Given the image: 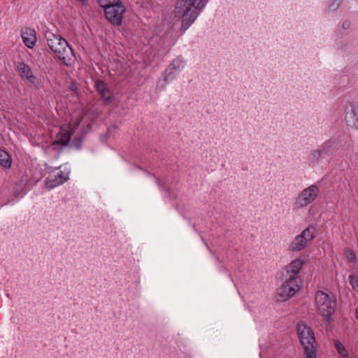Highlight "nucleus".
<instances>
[{"instance_id": "3", "label": "nucleus", "mask_w": 358, "mask_h": 358, "mask_svg": "<svg viewBox=\"0 0 358 358\" xmlns=\"http://www.w3.org/2000/svg\"><path fill=\"white\" fill-rule=\"evenodd\" d=\"M45 38L49 48L55 56L59 59L63 64L70 66L75 60V54L73 48L68 42L60 35L47 32Z\"/></svg>"}, {"instance_id": "22", "label": "nucleus", "mask_w": 358, "mask_h": 358, "mask_svg": "<svg viewBox=\"0 0 358 358\" xmlns=\"http://www.w3.org/2000/svg\"><path fill=\"white\" fill-rule=\"evenodd\" d=\"M356 315L358 319V307L356 308Z\"/></svg>"}, {"instance_id": "15", "label": "nucleus", "mask_w": 358, "mask_h": 358, "mask_svg": "<svg viewBox=\"0 0 358 358\" xmlns=\"http://www.w3.org/2000/svg\"><path fill=\"white\" fill-rule=\"evenodd\" d=\"M185 66V60L182 57H178L174 59L167 67L178 73L184 69Z\"/></svg>"}, {"instance_id": "16", "label": "nucleus", "mask_w": 358, "mask_h": 358, "mask_svg": "<svg viewBox=\"0 0 358 358\" xmlns=\"http://www.w3.org/2000/svg\"><path fill=\"white\" fill-rule=\"evenodd\" d=\"M0 164L4 168H10L11 166V157L7 152L1 150Z\"/></svg>"}, {"instance_id": "7", "label": "nucleus", "mask_w": 358, "mask_h": 358, "mask_svg": "<svg viewBox=\"0 0 358 358\" xmlns=\"http://www.w3.org/2000/svg\"><path fill=\"white\" fill-rule=\"evenodd\" d=\"M303 280L301 277L286 276V280L278 289V295L281 301H287L294 296L302 287Z\"/></svg>"}, {"instance_id": "23", "label": "nucleus", "mask_w": 358, "mask_h": 358, "mask_svg": "<svg viewBox=\"0 0 358 358\" xmlns=\"http://www.w3.org/2000/svg\"><path fill=\"white\" fill-rule=\"evenodd\" d=\"M338 3L341 1V0H338Z\"/></svg>"}, {"instance_id": "2", "label": "nucleus", "mask_w": 358, "mask_h": 358, "mask_svg": "<svg viewBox=\"0 0 358 358\" xmlns=\"http://www.w3.org/2000/svg\"><path fill=\"white\" fill-rule=\"evenodd\" d=\"M84 119L85 115L82 110L75 111L70 122L60 128V131L57 134L52 143L53 148L57 149V145H67L70 141L71 136L76 132L79 134L85 133L90 124Z\"/></svg>"}, {"instance_id": "17", "label": "nucleus", "mask_w": 358, "mask_h": 358, "mask_svg": "<svg viewBox=\"0 0 358 358\" xmlns=\"http://www.w3.org/2000/svg\"><path fill=\"white\" fill-rule=\"evenodd\" d=\"M178 72L172 70L171 68H166L164 72V80L166 83H169L176 78Z\"/></svg>"}, {"instance_id": "13", "label": "nucleus", "mask_w": 358, "mask_h": 358, "mask_svg": "<svg viewBox=\"0 0 358 358\" xmlns=\"http://www.w3.org/2000/svg\"><path fill=\"white\" fill-rule=\"evenodd\" d=\"M96 90L106 103H110L113 100V92L109 90L103 81H98L96 83Z\"/></svg>"}, {"instance_id": "21", "label": "nucleus", "mask_w": 358, "mask_h": 358, "mask_svg": "<svg viewBox=\"0 0 358 358\" xmlns=\"http://www.w3.org/2000/svg\"><path fill=\"white\" fill-rule=\"evenodd\" d=\"M349 282L354 289L358 292V278L353 275L349 276Z\"/></svg>"}, {"instance_id": "5", "label": "nucleus", "mask_w": 358, "mask_h": 358, "mask_svg": "<svg viewBox=\"0 0 358 358\" xmlns=\"http://www.w3.org/2000/svg\"><path fill=\"white\" fill-rule=\"evenodd\" d=\"M315 306L317 312L325 319H329L334 313L336 300L333 295L322 291H317L315 296Z\"/></svg>"}, {"instance_id": "18", "label": "nucleus", "mask_w": 358, "mask_h": 358, "mask_svg": "<svg viewBox=\"0 0 358 358\" xmlns=\"http://www.w3.org/2000/svg\"><path fill=\"white\" fill-rule=\"evenodd\" d=\"M335 347L336 348V350L339 355H341L342 357H348V352L344 347V345L338 341H334Z\"/></svg>"}, {"instance_id": "9", "label": "nucleus", "mask_w": 358, "mask_h": 358, "mask_svg": "<svg viewBox=\"0 0 358 358\" xmlns=\"http://www.w3.org/2000/svg\"><path fill=\"white\" fill-rule=\"evenodd\" d=\"M297 334L303 349L316 348L315 334L310 327L303 322H299L297 327Z\"/></svg>"}, {"instance_id": "11", "label": "nucleus", "mask_w": 358, "mask_h": 358, "mask_svg": "<svg viewBox=\"0 0 358 358\" xmlns=\"http://www.w3.org/2000/svg\"><path fill=\"white\" fill-rule=\"evenodd\" d=\"M304 264L305 261L301 258H296L292 260L285 267L286 276L292 278L300 277L299 273L301 271Z\"/></svg>"}, {"instance_id": "14", "label": "nucleus", "mask_w": 358, "mask_h": 358, "mask_svg": "<svg viewBox=\"0 0 358 358\" xmlns=\"http://www.w3.org/2000/svg\"><path fill=\"white\" fill-rule=\"evenodd\" d=\"M17 69L22 78L27 79L32 83H34L35 76L29 65L24 62H20L17 65Z\"/></svg>"}, {"instance_id": "20", "label": "nucleus", "mask_w": 358, "mask_h": 358, "mask_svg": "<svg viewBox=\"0 0 358 358\" xmlns=\"http://www.w3.org/2000/svg\"><path fill=\"white\" fill-rule=\"evenodd\" d=\"M345 255L348 262H355L356 256L352 250L347 249L345 250Z\"/></svg>"}, {"instance_id": "1", "label": "nucleus", "mask_w": 358, "mask_h": 358, "mask_svg": "<svg viewBox=\"0 0 358 358\" xmlns=\"http://www.w3.org/2000/svg\"><path fill=\"white\" fill-rule=\"evenodd\" d=\"M208 0H178L175 9V17L181 20V28L185 31L196 20L205 8Z\"/></svg>"}, {"instance_id": "8", "label": "nucleus", "mask_w": 358, "mask_h": 358, "mask_svg": "<svg viewBox=\"0 0 358 358\" xmlns=\"http://www.w3.org/2000/svg\"><path fill=\"white\" fill-rule=\"evenodd\" d=\"M320 194L316 185H311L303 189L295 198L294 206L296 209L303 208L315 201Z\"/></svg>"}, {"instance_id": "10", "label": "nucleus", "mask_w": 358, "mask_h": 358, "mask_svg": "<svg viewBox=\"0 0 358 358\" xmlns=\"http://www.w3.org/2000/svg\"><path fill=\"white\" fill-rule=\"evenodd\" d=\"M69 180V173L63 171H52L46 179V185L49 189H53L62 185Z\"/></svg>"}, {"instance_id": "4", "label": "nucleus", "mask_w": 358, "mask_h": 358, "mask_svg": "<svg viewBox=\"0 0 358 358\" xmlns=\"http://www.w3.org/2000/svg\"><path fill=\"white\" fill-rule=\"evenodd\" d=\"M101 7L104 9L107 20L113 25L120 26L122 22L123 14L126 7L120 0H98Z\"/></svg>"}, {"instance_id": "19", "label": "nucleus", "mask_w": 358, "mask_h": 358, "mask_svg": "<svg viewBox=\"0 0 358 358\" xmlns=\"http://www.w3.org/2000/svg\"><path fill=\"white\" fill-rule=\"evenodd\" d=\"M304 356L303 358H317V348H304Z\"/></svg>"}, {"instance_id": "6", "label": "nucleus", "mask_w": 358, "mask_h": 358, "mask_svg": "<svg viewBox=\"0 0 358 358\" xmlns=\"http://www.w3.org/2000/svg\"><path fill=\"white\" fill-rule=\"evenodd\" d=\"M316 237V229L310 225L303 229L301 233L289 243L288 250L290 252H298L306 249Z\"/></svg>"}, {"instance_id": "12", "label": "nucleus", "mask_w": 358, "mask_h": 358, "mask_svg": "<svg viewBox=\"0 0 358 358\" xmlns=\"http://www.w3.org/2000/svg\"><path fill=\"white\" fill-rule=\"evenodd\" d=\"M21 36L24 43L29 48H33L36 43V31L33 29L25 27L21 31Z\"/></svg>"}]
</instances>
